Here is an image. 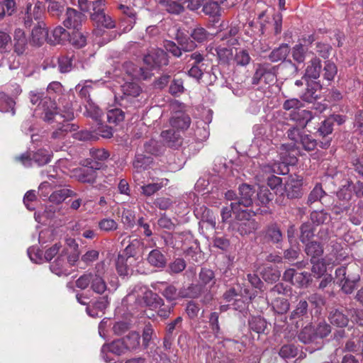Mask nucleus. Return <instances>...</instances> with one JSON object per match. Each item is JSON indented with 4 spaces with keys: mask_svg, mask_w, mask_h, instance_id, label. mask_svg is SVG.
<instances>
[{
    "mask_svg": "<svg viewBox=\"0 0 363 363\" xmlns=\"http://www.w3.org/2000/svg\"><path fill=\"white\" fill-rule=\"evenodd\" d=\"M302 179L299 177L291 178L287 182L285 189L289 198H298L301 196Z\"/></svg>",
    "mask_w": 363,
    "mask_h": 363,
    "instance_id": "18",
    "label": "nucleus"
},
{
    "mask_svg": "<svg viewBox=\"0 0 363 363\" xmlns=\"http://www.w3.org/2000/svg\"><path fill=\"white\" fill-rule=\"evenodd\" d=\"M85 115L97 120L101 114V109L93 101L88 99L85 105Z\"/></svg>",
    "mask_w": 363,
    "mask_h": 363,
    "instance_id": "55",
    "label": "nucleus"
},
{
    "mask_svg": "<svg viewBox=\"0 0 363 363\" xmlns=\"http://www.w3.org/2000/svg\"><path fill=\"white\" fill-rule=\"evenodd\" d=\"M127 351L122 339L113 341L110 344H105L101 347L103 359L108 363H116V357L124 354Z\"/></svg>",
    "mask_w": 363,
    "mask_h": 363,
    "instance_id": "6",
    "label": "nucleus"
},
{
    "mask_svg": "<svg viewBox=\"0 0 363 363\" xmlns=\"http://www.w3.org/2000/svg\"><path fill=\"white\" fill-rule=\"evenodd\" d=\"M140 335L137 332H131L122 338L127 350H135L140 345Z\"/></svg>",
    "mask_w": 363,
    "mask_h": 363,
    "instance_id": "43",
    "label": "nucleus"
},
{
    "mask_svg": "<svg viewBox=\"0 0 363 363\" xmlns=\"http://www.w3.org/2000/svg\"><path fill=\"white\" fill-rule=\"evenodd\" d=\"M108 267L104 262H99L92 271L86 272L81 275L75 281L76 286L80 289L84 290L89 288L94 293L102 295L106 291L113 293L118 286V282L117 278L109 281L110 287H108L105 281V274Z\"/></svg>",
    "mask_w": 363,
    "mask_h": 363,
    "instance_id": "1",
    "label": "nucleus"
},
{
    "mask_svg": "<svg viewBox=\"0 0 363 363\" xmlns=\"http://www.w3.org/2000/svg\"><path fill=\"white\" fill-rule=\"evenodd\" d=\"M354 192L353 183L346 181L337 192V196L340 201L348 203L352 199Z\"/></svg>",
    "mask_w": 363,
    "mask_h": 363,
    "instance_id": "32",
    "label": "nucleus"
},
{
    "mask_svg": "<svg viewBox=\"0 0 363 363\" xmlns=\"http://www.w3.org/2000/svg\"><path fill=\"white\" fill-rule=\"evenodd\" d=\"M176 40L179 45H177L173 41L167 40L164 43L165 49L171 52L175 57H179L182 55V50L189 52L196 48V44L183 33H177Z\"/></svg>",
    "mask_w": 363,
    "mask_h": 363,
    "instance_id": "5",
    "label": "nucleus"
},
{
    "mask_svg": "<svg viewBox=\"0 0 363 363\" xmlns=\"http://www.w3.org/2000/svg\"><path fill=\"white\" fill-rule=\"evenodd\" d=\"M281 162L274 163L272 165H267L263 167L262 169H272L273 172L277 174H285L289 172V164H294L296 162V158L294 156L289 155V157L284 156V152H280Z\"/></svg>",
    "mask_w": 363,
    "mask_h": 363,
    "instance_id": "15",
    "label": "nucleus"
},
{
    "mask_svg": "<svg viewBox=\"0 0 363 363\" xmlns=\"http://www.w3.org/2000/svg\"><path fill=\"white\" fill-rule=\"evenodd\" d=\"M119 8L123 13L126 15V16L123 18L121 26L123 27V32H128L133 28L135 23V14L132 9L124 5H121Z\"/></svg>",
    "mask_w": 363,
    "mask_h": 363,
    "instance_id": "24",
    "label": "nucleus"
},
{
    "mask_svg": "<svg viewBox=\"0 0 363 363\" xmlns=\"http://www.w3.org/2000/svg\"><path fill=\"white\" fill-rule=\"evenodd\" d=\"M14 105L15 101L13 99L8 96L5 93H0V111H11L12 115H13L15 113Z\"/></svg>",
    "mask_w": 363,
    "mask_h": 363,
    "instance_id": "45",
    "label": "nucleus"
},
{
    "mask_svg": "<svg viewBox=\"0 0 363 363\" xmlns=\"http://www.w3.org/2000/svg\"><path fill=\"white\" fill-rule=\"evenodd\" d=\"M62 118H65L67 121L71 120L74 117V114L72 111H67L66 115H62ZM59 118V116H57ZM62 118V117H60ZM56 119V117L52 120ZM78 126L74 123H70L68 121H63V123H60L58 127L54 130L52 133V138L56 140L63 139L69 133H72V131H75Z\"/></svg>",
    "mask_w": 363,
    "mask_h": 363,
    "instance_id": "10",
    "label": "nucleus"
},
{
    "mask_svg": "<svg viewBox=\"0 0 363 363\" xmlns=\"http://www.w3.org/2000/svg\"><path fill=\"white\" fill-rule=\"evenodd\" d=\"M72 57L61 56L57 58L59 70L62 73H67L72 69Z\"/></svg>",
    "mask_w": 363,
    "mask_h": 363,
    "instance_id": "57",
    "label": "nucleus"
},
{
    "mask_svg": "<svg viewBox=\"0 0 363 363\" xmlns=\"http://www.w3.org/2000/svg\"><path fill=\"white\" fill-rule=\"evenodd\" d=\"M237 65L246 66L250 62V56L248 52L244 49H239L235 50V56L233 59Z\"/></svg>",
    "mask_w": 363,
    "mask_h": 363,
    "instance_id": "49",
    "label": "nucleus"
},
{
    "mask_svg": "<svg viewBox=\"0 0 363 363\" xmlns=\"http://www.w3.org/2000/svg\"><path fill=\"white\" fill-rule=\"evenodd\" d=\"M109 298L108 296H104L102 297H99L94 303H93V309H91L89 306L86 307L87 313L91 317L98 316V312L94 311V310H97L101 313L109 305Z\"/></svg>",
    "mask_w": 363,
    "mask_h": 363,
    "instance_id": "30",
    "label": "nucleus"
},
{
    "mask_svg": "<svg viewBox=\"0 0 363 363\" xmlns=\"http://www.w3.org/2000/svg\"><path fill=\"white\" fill-rule=\"evenodd\" d=\"M89 168H84L80 169L78 175L79 180L84 183H94L96 178V169H99V165H94L89 163Z\"/></svg>",
    "mask_w": 363,
    "mask_h": 363,
    "instance_id": "26",
    "label": "nucleus"
},
{
    "mask_svg": "<svg viewBox=\"0 0 363 363\" xmlns=\"http://www.w3.org/2000/svg\"><path fill=\"white\" fill-rule=\"evenodd\" d=\"M240 197L235 202L231 203L233 211L245 210L243 208H247L252 203V196L255 194L253 188L247 184H242L239 187Z\"/></svg>",
    "mask_w": 363,
    "mask_h": 363,
    "instance_id": "8",
    "label": "nucleus"
},
{
    "mask_svg": "<svg viewBox=\"0 0 363 363\" xmlns=\"http://www.w3.org/2000/svg\"><path fill=\"white\" fill-rule=\"evenodd\" d=\"M337 67L333 62H326L323 69V77L328 82L333 81L337 74Z\"/></svg>",
    "mask_w": 363,
    "mask_h": 363,
    "instance_id": "62",
    "label": "nucleus"
},
{
    "mask_svg": "<svg viewBox=\"0 0 363 363\" xmlns=\"http://www.w3.org/2000/svg\"><path fill=\"white\" fill-rule=\"evenodd\" d=\"M30 96V102L33 104H38L36 113L40 115L44 121L50 122L57 116L62 117L58 115L55 101L50 96H43V94L38 91H31Z\"/></svg>",
    "mask_w": 363,
    "mask_h": 363,
    "instance_id": "2",
    "label": "nucleus"
},
{
    "mask_svg": "<svg viewBox=\"0 0 363 363\" xmlns=\"http://www.w3.org/2000/svg\"><path fill=\"white\" fill-rule=\"evenodd\" d=\"M147 261L151 266L157 268L165 267L167 263L165 256L158 249L152 250L149 252Z\"/></svg>",
    "mask_w": 363,
    "mask_h": 363,
    "instance_id": "23",
    "label": "nucleus"
},
{
    "mask_svg": "<svg viewBox=\"0 0 363 363\" xmlns=\"http://www.w3.org/2000/svg\"><path fill=\"white\" fill-rule=\"evenodd\" d=\"M124 96L136 97L140 94V87L135 83L127 82L121 87Z\"/></svg>",
    "mask_w": 363,
    "mask_h": 363,
    "instance_id": "50",
    "label": "nucleus"
},
{
    "mask_svg": "<svg viewBox=\"0 0 363 363\" xmlns=\"http://www.w3.org/2000/svg\"><path fill=\"white\" fill-rule=\"evenodd\" d=\"M274 199V195L272 194L267 186H261L257 192V199L263 206H267L269 202Z\"/></svg>",
    "mask_w": 363,
    "mask_h": 363,
    "instance_id": "46",
    "label": "nucleus"
},
{
    "mask_svg": "<svg viewBox=\"0 0 363 363\" xmlns=\"http://www.w3.org/2000/svg\"><path fill=\"white\" fill-rule=\"evenodd\" d=\"M289 117L292 121L297 122L302 128H305L307 123L312 119L311 113L309 111L303 109V108L291 111Z\"/></svg>",
    "mask_w": 363,
    "mask_h": 363,
    "instance_id": "19",
    "label": "nucleus"
},
{
    "mask_svg": "<svg viewBox=\"0 0 363 363\" xmlns=\"http://www.w3.org/2000/svg\"><path fill=\"white\" fill-rule=\"evenodd\" d=\"M219 61L222 63H229L233 59V48L223 45H218L214 48Z\"/></svg>",
    "mask_w": 363,
    "mask_h": 363,
    "instance_id": "31",
    "label": "nucleus"
},
{
    "mask_svg": "<svg viewBox=\"0 0 363 363\" xmlns=\"http://www.w3.org/2000/svg\"><path fill=\"white\" fill-rule=\"evenodd\" d=\"M84 20L85 16L83 13L77 11L76 9L67 8L63 25L67 28L78 30Z\"/></svg>",
    "mask_w": 363,
    "mask_h": 363,
    "instance_id": "13",
    "label": "nucleus"
},
{
    "mask_svg": "<svg viewBox=\"0 0 363 363\" xmlns=\"http://www.w3.org/2000/svg\"><path fill=\"white\" fill-rule=\"evenodd\" d=\"M276 80L275 67L270 64L259 65L252 77V84H258L263 82L264 84H271Z\"/></svg>",
    "mask_w": 363,
    "mask_h": 363,
    "instance_id": "9",
    "label": "nucleus"
},
{
    "mask_svg": "<svg viewBox=\"0 0 363 363\" xmlns=\"http://www.w3.org/2000/svg\"><path fill=\"white\" fill-rule=\"evenodd\" d=\"M128 298H135L139 305L152 308H157L158 306L162 303V299L157 294L142 285L135 286L132 292L128 295Z\"/></svg>",
    "mask_w": 363,
    "mask_h": 363,
    "instance_id": "3",
    "label": "nucleus"
},
{
    "mask_svg": "<svg viewBox=\"0 0 363 363\" xmlns=\"http://www.w3.org/2000/svg\"><path fill=\"white\" fill-rule=\"evenodd\" d=\"M321 67L320 60L317 57H313L307 63L304 77L313 79H318L320 77Z\"/></svg>",
    "mask_w": 363,
    "mask_h": 363,
    "instance_id": "21",
    "label": "nucleus"
},
{
    "mask_svg": "<svg viewBox=\"0 0 363 363\" xmlns=\"http://www.w3.org/2000/svg\"><path fill=\"white\" fill-rule=\"evenodd\" d=\"M51 153L45 149H40L34 152L32 157L28 154H23L18 160L26 167H31L33 164L43 166L49 163L51 160Z\"/></svg>",
    "mask_w": 363,
    "mask_h": 363,
    "instance_id": "7",
    "label": "nucleus"
},
{
    "mask_svg": "<svg viewBox=\"0 0 363 363\" xmlns=\"http://www.w3.org/2000/svg\"><path fill=\"white\" fill-rule=\"evenodd\" d=\"M104 1L102 0L94 1L91 2L90 9L92 10L91 12V18L93 21L97 20L96 16H103L104 13Z\"/></svg>",
    "mask_w": 363,
    "mask_h": 363,
    "instance_id": "52",
    "label": "nucleus"
},
{
    "mask_svg": "<svg viewBox=\"0 0 363 363\" xmlns=\"http://www.w3.org/2000/svg\"><path fill=\"white\" fill-rule=\"evenodd\" d=\"M143 62L150 68H155L168 64L166 52L161 49H152L144 56Z\"/></svg>",
    "mask_w": 363,
    "mask_h": 363,
    "instance_id": "11",
    "label": "nucleus"
},
{
    "mask_svg": "<svg viewBox=\"0 0 363 363\" xmlns=\"http://www.w3.org/2000/svg\"><path fill=\"white\" fill-rule=\"evenodd\" d=\"M329 320L333 325L340 328L345 327L348 323L347 317L337 309L330 312Z\"/></svg>",
    "mask_w": 363,
    "mask_h": 363,
    "instance_id": "36",
    "label": "nucleus"
},
{
    "mask_svg": "<svg viewBox=\"0 0 363 363\" xmlns=\"http://www.w3.org/2000/svg\"><path fill=\"white\" fill-rule=\"evenodd\" d=\"M191 123L189 116L184 113H177L170 119V124L172 128L178 130L187 129Z\"/></svg>",
    "mask_w": 363,
    "mask_h": 363,
    "instance_id": "25",
    "label": "nucleus"
},
{
    "mask_svg": "<svg viewBox=\"0 0 363 363\" xmlns=\"http://www.w3.org/2000/svg\"><path fill=\"white\" fill-rule=\"evenodd\" d=\"M216 284L215 275L212 270L201 269L199 273V284L204 290H210Z\"/></svg>",
    "mask_w": 363,
    "mask_h": 363,
    "instance_id": "20",
    "label": "nucleus"
},
{
    "mask_svg": "<svg viewBox=\"0 0 363 363\" xmlns=\"http://www.w3.org/2000/svg\"><path fill=\"white\" fill-rule=\"evenodd\" d=\"M155 290L159 291L168 301H175L181 298L180 290L178 291L173 285H167L164 282H158L152 286Z\"/></svg>",
    "mask_w": 363,
    "mask_h": 363,
    "instance_id": "16",
    "label": "nucleus"
},
{
    "mask_svg": "<svg viewBox=\"0 0 363 363\" xmlns=\"http://www.w3.org/2000/svg\"><path fill=\"white\" fill-rule=\"evenodd\" d=\"M290 52L289 46L284 43L279 48L273 50L269 55V58L272 62H278L284 60Z\"/></svg>",
    "mask_w": 363,
    "mask_h": 363,
    "instance_id": "33",
    "label": "nucleus"
},
{
    "mask_svg": "<svg viewBox=\"0 0 363 363\" xmlns=\"http://www.w3.org/2000/svg\"><path fill=\"white\" fill-rule=\"evenodd\" d=\"M283 279L298 287L307 286L311 281V274L308 272H296L294 269H288L283 275Z\"/></svg>",
    "mask_w": 363,
    "mask_h": 363,
    "instance_id": "12",
    "label": "nucleus"
},
{
    "mask_svg": "<svg viewBox=\"0 0 363 363\" xmlns=\"http://www.w3.org/2000/svg\"><path fill=\"white\" fill-rule=\"evenodd\" d=\"M292 57L294 60L298 63L304 62L306 54V49L301 43L296 45L292 48Z\"/></svg>",
    "mask_w": 363,
    "mask_h": 363,
    "instance_id": "59",
    "label": "nucleus"
},
{
    "mask_svg": "<svg viewBox=\"0 0 363 363\" xmlns=\"http://www.w3.org/2000/svg\"><path fill=\"white\" fill-rule=\"evenodd\" d=\"M98 227L100 230L105 233L115 231L118 228V222L111 218H104L99 221Z\"/></svg>",
    "mask_w": 363,
    "mask_h": 363,
    "instance_id": "44",
    "label": "nucleus"
},
{
    "mask_svg": "<svg viewBox=\"0 0 363 363\" xmlns=\"http://www.w3.org/2000/svg\"><path fill=\"white\" fill-rule=\"evenodd\" d=\"M235 220L233 228L236 230L241 235H247L255 233L259 228V223L253 218L254 213L247 210L233 211Z\"/></svg>",
    "mask_w": 363,
    "mask_h": 363,
    "instance_id": "4",
    "label": "nucleus"
},
{
    "mask_svg": "<svg viewBox=\"0 0 363 363\" xmlns=\"http://www.w3.org/2000/svg\"><path fill=\"white\" fill-rule=\"evenodd\" d=\"M263 279L265 281L273 283L279 280L280 277V272L271 266H267L263 268L260 272Z\"/></svg>",
    "mask_w": 363,
    "mask_h": 363,
    "instance_id": "38",
    "label": "nucleus"
},
{
    "mask_svg": "<svg viewBox=\"0 0 363 363\" xmlns=\"http://www.w3.org/2000/svg\"><path fill=\"white\" fill-rule=\"evenodd\" d=\"M160 4L169 13L179 14L184 10L182 0H160Z\"/></svg>",
    "mask_w": 363,
    "mask_h": 363,
    "instance_id": "29",
    "label": "nucleus"
},
{
    "mask_svg": "<svg viewBox=\"0 0 363 363\" xmlns=\"http://www.w3.org/2000/svg\"><path fill=\"white\" fill-rule=\"evenodd\" d=\"M75 196L76 193L73 191L67 188H62L54 191L49 196V200L52 203L60 204L67 198Z\"/></svg>",
    "mask_w": 363,
    "mask_h": 363,
    "instance_id": "27",
    "label": "nucleus"
},
{
    "mask_svg": "<svg viewBox=\"0 0 363 363\" xmlns=\"http://www.w3.org/2000/svg\"><path fill=\"white\" fill-rule=\"evenodd\" d=\"M306 253L311 257V259L321 256L323 253V247L320 243L313 241L306 245Z\"/></svg>",
    "mask_w": 363,
    "mask_h": 363,
    "instance_id": "42",
    "label": "nucleus"
},
{
    "mask_svg": "<svg viewBox=\"0 0 363 363\" xmlns=\"http://www.w3.org/2000/svg\"><path fill=\"white\" fill-rule=\"evenodd\" d=\"M204 291L199 284H191L187 288L180 289L181 298H196Z\"/></svg>",
    "mask_w": 363,
    "mask_h": 363,
    "instance_id": "40",
    "label": "nucleus"
},
{
    "mask_svg": "<svg viewBox=\"0 0 363 363\" xmlns=\"http://www.w3.org/2000/svg\"><path fill=\"white\" fill-rule=\"evenodd\" d=\"M161 137L169 147H177L182 145V139L180 134L173 129L163 130Z\"/></svg>",
    "mask_w": 363,
    "mask_h": 363,
    "instance_id": "17",
    "label": "nucleus"
},
{
    "mask_svg": "<svg viewBox=\"0 0 363 363\" xmlns=\"http://www.w3.org/2000/svg\"><path fill=\"white\" fill-rule=\"evenodd\" d=\"M200 211H202L201 221L209 225L213 229H215L216 227V218L213 213L205 206L201 207Z\"/></svg>",
    "mask_w": 363,
    "mask_h": 363,
    "instance_id": "48",
    "label": "nucleus"
},
{
    "mask_svg": "<svg viewBox=\"0 0 363 363\" xmlns=\"http://www.w3.org/2000/svg\"><path fill=\"white\" fill-rule=\"evenodd\" d=\"M325 192L320 184H316L308 195V203L312 204L314 202L320 201Z\"/></svg>",
    "mask_w": 363,
    "mask_h": 363,
    "instance_id": "60",
    "label": "nucleus"
},
{
    "mask_svg": "<svg viewBox=\"0 0 363 363\" xmlns=\"http://www.w3.org/2000/svg\"><path fill=\"white\" fill-rule=\"evenodd\" d=\"M124 118V112L119 108L111 109L107 112V121L109 123L118 124L123 121Z\"/></svg>",
    "mask_w": 363,
    "mask_h": 363,
    "instance_id": "54",
    "label": "nucleus"
},
{
    "mask_svg": "<svg viewBox=\"0 0 363 363\" xmlns=\"http://www.w3.org/2000/svg\"><path fill=\"white\" fill-rule=\"evenodd\" d=\"M90 155L94 161L91 163L94 165H99L101 167V163L106 161L108 157L109 153L104 149H91Z\"/></svg>",
    "mask_w": 363,
    "mask_h": 363,
    "instance_id": "37",
    "label": "nucleus"
},
{
    "mask_svg": "<svg viewBox=\"0 0 363 363\" xmlns=\"http://www.w3.org/2000/svg\"><path fill=\"white\" fill-rule=\"evenodd\" d=\"M14 51L22 55L26 48L27 39L23 30L18 28L14 32Z\"/></svg>",
    "mask_w": 363,
    "mask_h": 363,
    "instance_id": "28",
    "label": "nucleus"
},
{
    "mask_svg": "<svg viewBox=\"0 0 363 363\" xmlns=\"http://www.w3.org/2000/svg\"><path fill=\"white\" fill-rule=\"evenodd\" d=\"M68 33L66 30L59 26L53 29L52 34L48 37V41L52 44L62 43L67 38Z\"/></svg>",
    "mask_w": 363,
    "mask_h": 363,
    "instance_id": "34",
    "label": "nucleus"
},
{
    "mask_svg": "<svg viewBox=\"0 0 363 363\" xmlns=\"http://www.w3.org/2000/svg\"><path fill=\"white\" fill-rule=\"evenodd\" d=\"M162 146L155 140H150L144 144V150L150 155H158L161 152Z\"/></svg>",
    "mask_w": 363,
    "mask_h": 363,
    "instance_id": "64",
    "label": "nucleus"
},
{
    "mask_svg": "<svg viewBox=\"0 0 363 363\" xmlns=\"http://www.w3.org/2000/svg\"><path fill=\"white\" fill-rule=\"evenodd\" d=\"M239 29L237 26H231L226 30L221 37L222 41H226L230 45H234L237 43L235 36L238 33Z\"/></svg>",
    "mask_w": 363,
    "mask_h": 363,
    "instance_id": "58",
    "label": "nucleus"
},
{
    "mask_svg": "<svg viewBox=\"0 0 363 363\" xmlns=\"http://www.w3.org/2000/svg\"><path fill=\"white\" fill-rule=\"evenodd\" d=\"M354 268H357V266L354 264L347 265V267L342 266L337 268L335 270V276L337 281L339 283H342L344 280L347 279L348 274H350V270H352Z\"/></svg>",
    "mask_w": 363,
    "mask_h": 363,
    "instance_id": "61",
    "label": "nucleus"
},
{
    "mask_svg": "<svg viewBox=\"0 0 363 363\" xmlns=\"http://www.w3.org/2000/svg\"><path fill=\"white\" fill-rule=\"evenodd\" d=\"M67 254V250L63 248L60 255L50 266L51 272L57 276H68L71 273L72 269L65 257Z\"/></svg>",
    "mask_w": 363,
    "mask_h": 363,
    "instance_id": "14",
    "label": "nucleus"
},
{
    "mask_svg": "<svg viewBox=\"0 0 363 363\" xmlns=\"http://www.w3.org/2000/svg\"><path fill=\"white\" fill-rule=\"evenodd\" d=\"M272 300V306L274 311L278 314L286 313L289 309L290 304L287 299L283 297H278Z\"/></svg>",
    "mask_w": 363,
    "mask_h": 363,
    "instance_id": "39",
    "label": "nucleus"
},
{
    "mask_svg": "<svg viewBox=\"0 0 363 363\" xmlns=\"http://www.w3.org/2000/svg\"><path fill=\"white\" fill-rule=\"evenodd\" d=\"M298 339L303 343L307 344L316 340L314 329L311 327H305L299 333Z\"/></svg>",
    "mask_w": 363,
    "mask_h": 363,
    "instance_id": "53",
    "label": "nucleus"
},
{
    "mask_svg": "<svg viewBox=\"0 0 363 363\" xmlns=\"http://www.w3.org/2000/svg\"><path fill=\"white\" fill-rule=\"evenodd\" d=\"M311 220L315 225L324 224L330 220V216L323 211H314L311 213Z\"/></svg>",
    "mask_w": 363,
    "mask_h": 363,
    "instance_id": "51",
    "label": "nucleus"
},
{
    "mask_svg": "<svg viewBox=\"0 0 363 363\" xmlns=\"http://www.w3.org/2000/svg\"><path fill=\"white\" fill-rule=\"evenodd\" d=\"M38 23L39 25L32 30V40L36 45L42 44L48 37V32L46 28L43 26V23Z\"/></svg>",
    "mask_w": 363,
    "mask_h": 363,
    "instance_id": "35",
    "label": "nucleus"
},
{
    "mask_svg": "<svg viewBox=\"0 0 363 363\" xmlns=\"http://www.w3.org/2000/svg\"><path fill=\"white\" fill-rule=\"evenodd\" d=\"M97 20L94 22L98 26H102L108 29H111L116 27V22L113 18L106 13L103 16H96Z\"/></svg>",
    "mask_w": 363,
    "mask_h": 363,
    "instance_id": "63",
    "label": "nucleus"
},
{
    "mask_svg": "<svg viewBox=\"0 0 363 363\" xmlns=\"http://www.w3.org/2000/svg\"><path fill=\"white\" fill-rule=\"evenodd\" d=\"M250 328L257 333H264L267 328V322L261 317H252L249 320Z\"/></svg>",
    "mask_w": 363,
    "mask_h": 363,
    "instance_id": "47",
    "label": "nucleus"
},
{
    "mask_svg": "<svg viewBox=\"0 0 363 363\" xmlns=\"http://www.w3.org/2000/svg\"><path fill=\"white\" fill-rule=\"evenodd\" d=\"M152 163V158L142 153H137L133 162V168L136 174L147 169Z\"/></svg>",
    "mask_w": 363,
    "mask_h": 363,
    "instance_id": "22",
    "label": "nucleus"
},
{
    "mask_svg": "<svg viewBox=\"0 0 363 363\" xmlns=\"http://www.w3.org/2000/svg\"><path fill=\"white\" fill-rule=\"evenodd\" d=\"M2 10L0 11V20L5 16H11L16 10V5L14 0H4L1 3Z\"/></svg>",
    "mask_w": 363,
    "mask_h": 363,
    "instance_id": "56",
    "label": "nucleus"
},
{
    "mask_svg": "<svg viewBox=\"0 0 363 363\" xmlns=\"http://www.w3.org/2000/svg\"><path fill=\"white\" fill-rule=\"evenodd\" d=\"M359 280L358 274H348L347 279L344 280L340 285L345 294H351L354 289L356 283Z\"/></svg>",
    "mask_w": 363,
    "mask_h": 363,
    "instance_id": "41",
    "label": "nucleus"
}]
</instances>
